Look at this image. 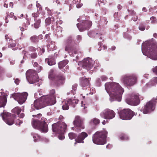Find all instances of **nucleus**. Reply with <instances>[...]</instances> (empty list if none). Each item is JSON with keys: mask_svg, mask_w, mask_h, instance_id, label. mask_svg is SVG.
<instances>
[{"mask_svg": "<svg viewBox=\"0 0 157 157\" xmlns=\"http://www.w3.org/2000/svg\"><path fill=\"white\" fill-rule=\"evenodd\" d=\"M105 89L109 95L110 100L112 101L115 100L120 101L124 90L117 83L111 82L106 83Z\"/></svg>", "mask_w": 157, "mask_h": 157, "instance_id": "f257e3e1", "label": "nucleus"}, {"mask_svg": "<svg viewBox=\"0 0 157 157\" xmlns=\"http://www.w3.org/2000/svg\"><path fill=\"white\" fill-rule=\"evenodd\" d=\"M148 41H146L142 45V51L144 55L145 52L148 53V57L153 60H157V43H154L152 45Z\"/></svg>", "mask_w": 157, "mask_h": 157, "instance_id": "f03ea898", "label": "nucleus"}, {"mask_svg": "<svg viewBox=\"0 0 157 157\" xmlns=\"http://www.w3.org/2000/svg\"><path fill=\"white\" fill-rule=\"evenodd\" d=\"M107 132L105 130L97 132L93 136V141L95 144L103 145L106 143Z\"/></svg>", "mask_w": 157, "mask_h": 157, "instance_id": "7ed1b4c3", "label": "nucleus"}, {"mask_svg": "<svg viewBox=\"0 0 157 157\" xmlns=\"http://www.w3.org/2000/svg\"><path fill=\"white\" fill-rule=\"evenodd\" d=\"M26 78L30 83H33L39 81V78L36 71L29 70L26 73Z\"/></svg>", "mask_w": 157, "mask_h": 157, "instance_id": "20e7f679", "label": "nucleus"}, {"mask_svg": "<svg viewBox=\"0 0 157 157\" xmlns=\"http://www.w3.org/2000/svg\"><path fill=\"white\" fill-rule=\"evenodd\" d=\"M134 115V113L130 109H124L120 111L119 116L120 118L124 120L131 119Z\"/></svg>", "mask_w": 157, "mask_h": 157, "instance_id": "39448f33", "label": "nucleus"}, {"mask_svg": "<svg viewBox=\"0 0 157 157\" xmlns=\"http://www.w3.org/2000/svg\"><path fill=\"white\" fill-rule=\"evenodd\" d=\"M143 98L138 94H133L131 98L126 99L127 103L130 105H137L139 104L140 100H142Z\"/></svg>", "mask_w": 157, "mask_h": 157, "instance_id": "423d86ee", "label": "nucleus"}, {"mask_svg": "<svg viewBox=\"0 0 157 157\" xmlns=\"http://www.w3.org/2000/svg\"><path fill=\"white\" fill-rule=\"evenodd\" d=\"M27 96V93L24 92L22 93H17L13 94L12 97L17 101L19 104H21L25 101Z\"/></svg>", "mask_w": 157, "mask_h": 157, "instance_id": "0eeeda50", "label": "nucleus"}, {"mask_svg": "<svg viewBox=\"0 0 157 157\" xmlns=\"http://www.w3.org/2000/svg\"><path fill=\"white\" fill-rule=\"evenodd\" d=\"M41 99H42L44 106L47 105H53L56 103L55 98L53 95L43 96L40 97Z\"/></svg>", "mask_w": 157, "mask_h": 157, "instance_id": "6e6552de", "label": "nucleus"}, {"mask_svg": "<svg viewBox=\"0 0 157 157\" xmlns=\"http://www.w3.org/2000/svg\"><path fill=\"white\" fill-rule=\"evenodd\" d=\"M1 115L2 116L4 121L7 124L11 125L13 123L14 120L12 118L16 116L15 115L12 114L7 112H5L3 114L1 113Z\"/></svg>", "mask_w": 157, "mask_h": 157, "instance_id": "1a4fd4ad", "label": "nucleus"}, {"mask_svg": "<svg viewBox=\"0 0 157 157\" xmlns=\"http://www.w3.org/2000/svg\"><path fill=\"white\" fill-rule=\"evenodd\" d=\"M115 113L112 110L106 109L104 110L100 113L101 117L107 119H111L115 116Z\"/></svg>", "mask_w": 157, "mask_h": 157, "instance_id": "9d476101", "label": "nucleus"}, {"mask_svg": "<svg viewBox=\"0 0 157 157\" xmlns=\"http://www.w3.org/2000/svg\"><path fill=\"white\" fill-rule=\"evenodd\" d=\"M93 63L94 62L92 60L91 58H87L83 60L82 61L79 62L78 64L88 70L94 66Z\"/></svg>", "mask_w": 157, "mask_h": 157, "instance_id": "9b49d317", "label": "nucleus"}, {"mask_svg": "<svg viewBox=\"0 0 157 157\" xmlns=\"http://www.w3.org/2000/svg\"><path fill=\"white\" fill-rule=\"evenodd\" d=\"M136 78L134 75L126 76L123 80L124 83L128 86L133 85L136 83Z\"/></svg>", "mask_w": 157, "mask_h": 157, "instance_id": "f8f14e48", "label": "nucleus"}, {"mask_svg": "<svg viewBox=\"0 0 157 157\" xmlns=\"http://www.w3.org/2000/svg\"><path fill=\"white\" fill-rule=\"evenodd\" d=\"M155 108V103L152 101H151L146 104L141 111H143L144 113L146 114L153 110Z\"/></svg>", "mask_w": 157, "mask_h": 157, "instance_id": "ddd939ff", "label": "nucleus"}, {"mask_svg": "<svg viewBox=\"0 0 157 157\" xmlns=\"http://www.w3.org/2000/svg\"><path fill=\"white\" fill-rule=\"evenodd\" d=\"M92 25V22L90 21H84L81 24H77V26L80 31H83L88 29Z\"/></svg>", "mask_w": 157, "mask_h": 157, "instance_id": "4468645a", "label": "nucleus"}, {"mask_svg": "<svg viewBox=\"0 0 157 157\" xmlns=\"http://www.w3.org/2000/svg\"><path fill=\"white\" fill-rule=\"evenodd\" d=\"M43 101L42 99H40V98L39 99L35 100L34 102L33 105H31V107H33L34 106V108H33V109H34L35 108L37 109H39L44 107V104Z\"/></svg>", "mask_w": 157, "mask_h": 157, "instance_id": "2eb2a0df", "label": "nucleus"}, {"mask_svg": "<svg viewBox=\"0 0 157 157\" xmlns=\"http://www.w3.org/2000/svg\"><path fill=\"white\" fill-rule=\"evenodd\" d=\"M75 100L72 101L71 99L65 100L62 101V108L63 110H67L69 108V105L74 103Z\"/></svg>", "mask_w": 157, "mask_h": 157, "instance_id": "dca6fc26", "label": "nucleus"}, {"mask_svg": "<svg viewBox=\"0 0 157 157\" xmlns=\"http://www.w3.org/2000/svg\"><path fill=\"white\" fill-rule=\"evenodd\" d=\"M53 132L55 133V134H59L58 136L59 139L60 140H63L65 137L63 135L64 131L61 130L60 128H52Z\"/></svg>", "mask_w": 157, "mask_h": 157, "instance_id": "f3484780", "label": "nucleus"}, {"mask_svg": "<svg viewBox=\"0 0 157 157\" xmlns=\"http://www.w3.org/2000/svg\"><path fill=\"white\" fill-rule=\"evenodd\" d=\"M32 125L34 128H36L40 126L42 127V128H46L47 124L45 122L40 123L39 121L37 120H33L32 122Z\"/></svg>", "mask_w": 157, "mask_h": 157, "instance_id": "a211bd4d", "label": "nucleus"}, {"mask_svg": "<svg viewBox=\"0 0 157 157\" xmlns=\"http://www.w3.org/2000/svg\"><path fill=\"white\" fill-rule=\"evenodd\" d=\"M74 125L77 127H81L82 126L83 123L81 119L79 116H76L73 122Z\"/></svg>", "mask_w": 157, "mask_h": 157, "instance_id": "6ab92c4d", "label": "nucleus"}, {"mask_svg": "<svg viewBox=\"0 0 157 157\" xmlns=\"http://www.w3.org/2000/svg\"><path fill=\"white\" fill-rule=\"evenodd\" d=\"M88 135L86 133L84 132H82L80 135L78 136L76 142L78 143H83V140Z\"/></svg>", "mask_w": 157, "mask_h": 157, "instance_id": "aec40b11", "label": "nucleus"}, {"mask_svg": "<svg viewBox=\"0 0 157 157\" xmlns=\"http://www.w3.org/2000/svg\"><path fill=\"white\" fill-rule=\"evenodd\" d=\"M6 102V98L5 96L0 97V107L4 106Z\"/></svg>", "mask_w": 157, "mask_h": 157, "instance_id": "412c9836", "label": "nucleus"}, {"mask_svg": "<svg viewBox=\"0 0 157 157\" xmlns=\"http://www.w3.org/2000/svg\"><path fill=\"white\" fill-rule=\"evenodd\" d=\"M100 122L99 119L94 118L92 119L90 121V124L92 125H96L98 124Z\"/></svg>", "mask_w": 157, "mask_h": 157, "instance_id": "4be33fe9", "label": "nucleus"}, {"mask_svg": "<svg viewBox=\"0 0 157 157\" xmlns=\"http://www.w3.org/2000/svg\"><path fill=\"white\" fill-rule=\"evenodd\" d=\"M68 63V61L67 60H64L61 62H60L58 64L59 67L61 69L64 67Z\"/></svg>", "mask_w": 157, "mask_h": 157, "instance_id": "5701e85b", "label": "nucleus"}, {"mask_svg": "<svg viewBox=\"0 0 157 157\" xmlns=\"http://www.w3.org/2000/svg\"><path fill=\"white\" fill-rule=\"evenodd\" d=\"M70 43L71 42H68L67 41L65 48V51L69 53H70L71 50V46Z\"/></svg>", "mask_w": 157, "mask_h": 157, "instance_id": "b1692460", "label": "nucleus"}, {"mask_svg": "<svg viewBox=\"0 0 157 157\" xmlns=\"http://www.w3.org/2000/svg\"><path fill=\"white\" fill-rule=\"evenodd\" d=\"M81 84L82 87L88 86L89 84V80L87 78L82 79L81 81Z\"/></svg>", "mask_w": 157, "mask_h": 157, "instance_id": "393cba45", "label": "nucleus"}, {"mask_svg": "<svg viewBox=\"0 0 157 157\" xmlns=\"http://www.w3.org/2000/svg\"><path fill=\"white\" fill-rule=\"evenodd\" d=\"M35 23L34 24V26L35 28L37 29L40 26L41 21L40 19H37L36 18L35 19Z\"/></svg>", "mask_w": 157, "mask_h": 157, "instance_id": "a878e982", "label": "nucleus"}, {"mask_svg": "<svg viewBox=\"0 0 157 157\" xmlns=\"http://www.w3.org/2000/svg\"><path fill=\"white\" fill-rule=\"evenodd\" d=\"M48 60V63L49 65H52L55 64V62L54 59L53 58H48L46 59L45 60L46 61Z\"/></svg>", "mask_w": 157, "mask_h": 157, "instance_id": "bb28decb", "label": "nucleus"}, {"mask_svg": "<svg viewBox=\"0 0 157 157\" xmlns=\"http://www.w3.org/2000/svg\"><path fill=\"white\" fill-rule=\"evenodd\" d=\"M12 112L13 113H17L19 115L21 112V109L19 107H16L12 110Z\"/></svg>", "mask_w": 157, "mask_h": 157, "instance_id": "cd10ccee", "label": "nucleus"}, {"mask_svg": "<svg viewBox=\"0 0 157 157\" xmlns=\"http://www.w3.org/2000/svg\"><path fill=\"white\" fill-rule=\"evenodd\" d=\"M69 138L71 140H72L75 138L77 136V135L73 132L69 133L68 134Z\"/></svg>", "mask_w": 157, "mask_h": 157, "instance_id": "c85d7f7f", "label": "nucleus"}, {"mask_svg": "<svg viewBox=\"0 0 157 157\" xmlns=\"http://www.w3.org/2000/svg\"><path fill=\"white\" fill-rule=\"evenodd\" d=\"M58 82H59V84H62L63 83V81L64 80V78L62 76H60L58 77Z\"/></svg>", "mask_w": 157, "mask_h": 157, "instance_id": "c756f323", "label": "nucleus"}, {"mask_svg": "<svg viewBox=\"0 0 157 157\" xmlns=\"http://www.w3.org/2000/svg\"><path fill=\"white\" fill-rule=\"evenodd\" d=\"M54 70L53 69H51L49 73L48 77L50 79H52L53 77V73Z\"/></svg>", "mask_w": 157, "mask_h": 157, "instance_id": "7c9ffc66", "label": "nucleus"}, {"mask_svg": "<svg viewBox=\"0 0 157 157\" xmlns=\"http://www.w3.org/2000/svg\"><path fill=\"white\" fill-rule=\"evenodd\" d=\"M40 11H39L38 10H37V11L36 12L33 13L32 14V16L33 17L35 18L38 17L39 15Z\"/></svg>", "mask_w": 157, "mask_h": 157, "instance_id": "2f4dec72", "label": "nucleus"}, {"mask_svg": "<svg viewBox=\"0 0 157 157\" xmlns=\"http://www.w3.org/2000/svg\"><path fill=\"white\" fill-rule=\"evenodd\" d=\"M31 40L33 42H36L38 41V38L37 36H34L31 37Z\"/></svg>", "mask_w": 157, "mask_h": 157, "instance_id": "473e14b6", "label": "nucleus"}, {"mask_svg": "<svg viewBox=\"0 0 157 157\" xmlns=\"http://www.w3.org/2000/svg\"><path fill=\"white\" fill-rule=\"evenodd\" d=\"M34 141L35 142H36L39 141L40 139L39 136L37 134H35L33 136Z\"/></svg>", "mask_w": 157, "mask_h": 157, "instance_id": "72a5a7b5", "label": "nucleus"}, {"mask_svg": "<svg viewBox=\"0 0 157 157\" xmlns=\"http://www.w3.org/2000/svg\"><path fill=\"white\" fill-rule=\"evenodd\" d=\"M42 132L46 133L48 131V128H38Z\"/></svg>", "mask_w": 157, "mask_h": 157, "instance_id": "f704fd0d", "label": "nucleus"}, {"mask_svg": "<svg viewBox=\"0 0 157 157\" xmlns=\"http://www.w3.org/2000/svg\"><path fill=\"white\" fill-rule=\"evenodd\" d=\"M36 6L37 8H39V9H38V10L39 11H41L42 10V8L41 7V5H40V4L38 3V2H36Z\"/></svg>", "mask_w": 157, "mask_h": 157, "instance_id": "c9c22d12", "label": "nucleus"}, {"mask_svg": "<svg viewBox=\"0 0 157 157\" xmlns=\"http://www.w3.org/2000/svg\"><path fill=\"white\" fill-rule=\"evenodd\" d=\"M48 48L50 50H53L54 48V46L52 44H49L48 45Z\"/></svg>", "mask_w": 157, "mask_h": 157, "instance_id": "e433bc0d", "label": "nucleus"}, {"mask_svg": "<svg viewBox=\"0 0 157 157\" xmlns=\"http://www.w3.org/2000/svg\"><path fill=\"white\" fill-rule=\"evenodd\" d=\"M151 20V23H156L157 21L156 20V18L155 17H152L150 18Z\"/></svg>", "mask_w": 157, "mask_h": 157, "instance_id": "4c0bfd02", "label": "nucleus"}, {"mask_svg": "<svg viewBox=\"0 0 157 157\" xmlns=\"http://www.w3.org/2000/svg\"><path fill=\"white\" fill-rule=\"evenodd\" d=\"M31 56L32 58H35L37 56V54L35 53H32L31 54Z\"/></svg>", "mask_w": 157, "mask_h": 157, "instance_id": "58836bf2", "label": "nucleus"}, {"mask_svg": "<svg viewBox=\"0 0 157 157\" xmlns=\"http://www.w3.org/2000/svg\"><path fill=\"white\" fill-rule=\"evenodd\" d=\"M139 29L141 31H144L145 29V26L142 25H140L139 27Z\"/></svg>", "mask_w": 157, "mask_h": 157, "instance_id": "ea45409f", "label": "nucleus"}, {"mask_svg": "<svg viewBox=\"0 0 157 157\" xmlns=\"http://www.w3.org/2000/svg\"><path fill=\"white\" fill-rule=\"evenodd\" d=\"M50 18H47L45 20V22L46 23V24L47 25H49L50 23Z\"/></svg>", "mask_w": 157, "mask_h": 157, "instance_id": "a19ab883", "label": "nucleus"}, {"mask_svg": "<svg viewBox=\"0 0 157 157\" xmlns=\"http://www.w3.org/2000/svg\"><path fill=\"white\" fill-rule=\"evenodd\" d=\"M120 139L122 140H127L128 139V137L124 135L123 136H121L120 137Z\"/></svg>", "mask_w": 157, "mask_h": 157, "instance_id": "79ce46f5", "label": "nucleus"}, {"mask_svg": "<svg viewBox=\"0 0 157 157\" xmlns=\"http://www.w3.org/2000/svg\"><path fill=\"white\" fill-rule=\"evenodd\" d=\"M67 125L64 122L61 123L60 128H67Z\"/></svg>", "mask_w": 157, "mask_h": 157, "instance_id": "37998d69", "label": "nucleus"}, {"mask_svg": "<svg viewBox=\"0 0 157 157\" xmlns=\"http://www.w3.org/2000/svg\"><path fill=\"white\" fill-rule=\"evenodd\" d=\"M83 101H82L81 102V107H82V109H85V108H86V106H85V105L84 104H83Z\"/></svg>", "mask_w": 157, "mask_h": 157, "instance_id": "c03bdc74", "label": "nucleus"}, {"mask_svg": "<svg viewBox=\"0 0 157 157\" xmlns=\"http://www.w3.org/2000/svg\"><path fill=\"white\" fill-rule=\"evenodd\" d=\"M153 80L154 81V82L153 83V85L155 84L157 82V78L156 77H155L153 78Z\"/></svg>", "mask_w": 157, "mask_h": 157, "instance_id": "a18cd8bd", "label": "nucleus"}, {"mask_svg": "<svg viewBox=\"0 0 157 157\" xmlns=\"http://www.w3.org/2000/svg\"><path fill=\"white\" fill-rule=\"evenodd\" d=\"M96 34V35L97 34V33H96L95 32H92V33H91L90 36L95 37V35Z\"/></svg>", "mask_w": 157, "mask_h": 157, "instance_id": "49530a36", "label": "nucleus"}, {"mask_svg": "<svg viewBox=\"0 0 157 157\" xmlns=\"http://www.w3.org/2000/svg\"><path fill=\"white\" fill-rule=\"evenodd\" d=\"M77 87V85L76 84H74L72 86V89L74 90H76Z\"/></svg>", "mask_w": 157, "mask_h": 157, "instance_id": "de8ad7c7", "label": "nucleus"}, {"mask_svg": "<svg viewBox=\"0 0 157 157\" xmlns=\"http://www.w3.org/2000/svg\"><path fill=\"white\" fill-rule=\"evenodd\" d=\"M153 71L154 72L157 74V66L153 69Z\"/></svg>", "mask_w": 157, "mask_h": 157, "instance_id": "09e8293b", "label": "nucleus"}, {"mask_svg": "<svg viewBox=\"0 0 157 157\" xmlns=\"http://www.w3.org/2000/svg\"><path fill=\"white\" fill-rule=\"evenodd\" d=\"M15 46V44L14 43L10 44L9 45V47L10 48H13Z\"/></svg>", "mask_w": 157, "mask_h": 157, "instance_id": "8fccbe9b", "label": "nucleus"}, {"mask_svg": "<svg viewBox=\"0 0 157 157\" xmlns=\"http://www.w3.org/2000/svg\"><path fill=\"white\" fill-rule=\"evenodd\" d=\"M18 117H20V118H23L24 116V114L23 113H21L20 114H19Z\"/></svg>", "mask_w": 157, "mask_h": 157, "instance_id": "3c124183", "label": "nucleus"}, {"mask_svg": "<svg viewBox=\"0 0 157 157\" xmlns=\"http://www.w3.org/2000/svg\"><path fill=\"white\" fill-rule=\"evenodd\" d=\"M20 80L17 78H16L15 80V83L17 84H18Z\"/></svg>", "mask_w": 157, "mask_h": 157, "instance_id": "603ef678", "label": "nucleus"}, {"mask_svg": "<svg viewBox=\"0 0 157 157\" xmlns=\"http://www.w3.org/2000/svg\"><path fill=\"white\" fill-rule=\"evenodd\" d=\"M107 79V78L105 76H103L101 77V79L102 81L105 80Z\"/></svg>", "mask_w": 157, "mask_h": 157, "instance_id": "864d4df0", "label": "nucleus"}, {"mask_svg": "<svg viewBox=\"0 0 157 157\" xmlns=\"http://www.w3.org/2000/svg\"><path fill=\"white\" fill-rule=\"evenodd\" d=\"M41 114H39L37 115H33V117H41Z\"/></svg>", "mask_w": 157, "mask_h": 157, "instance_id": "5fc2aeb1", "label": "nucleus"}, {"mask_svg": "<svg viewBox=\"0 0 157 157\" xmlns=\"http://www.w3.org/2000/svg\"><path fill=\"white\" fill-rule=\"evenodd\" d=\"M134 17H133L132 18V19L134 21H137V16H134Z\"/></svg>", "mask_w": 157, "mask_h": 157, "instance_id": "6e6d98bb", "label": "nucleus"}, {"mask_svg": "<svg viewBox=\"0 0 157 157\" xmlns=\"http://www.w3.org/2000/svg\"><path fill=\"white\" fill-rule=\"evenodd\" d=\"M82 6V4H78L76 6L77 8H79L81 7Z\"/></svg>", "mask_w": 157, "mask_h": 157, "instance_id": "4d7b16f0", "label": "nucleus"}, {"mask_svg": "<svg viewBox=\"0 0 157 157\" xmlns=\"http://www.w3.org/2000/svg\"><path fill=\"white\" fill-rule=\"evenodd\" d=\"M129 13H130V14H132V15H135V12L133 10H130L129 11Z\"/></svg>", "mask_w": 157, "mask_h": 157, "instance_id": "13d9d810", "label": "nucleus"}, {"mask_svg": "<svg viewBox=\"0 0 157 157\" xmlns=\"http://www.w3.org/2000/svg\"><path fill=\"white\" fill-rule=\"evenodd\" d=\"M44 49H42L41 50V52H40L39 53V55H40L42 54V53H44Z\"/></svg>", "mask_w": 157, "mask_h": 157, "instance_id": "bf43d9fd", "label": "nucleus"}, {"mask_svg": "<svg viewBox=\"0 0 157 157\" xmlns=\"http://www.w3.org/2000/svg\"><path fill=\"white\" fill-rule=\"evenodd\" d=\"M73 52L74 54H76L77 53H78H78H79L80 54V52H77V51L75 50L74 51H73Z\"/></svg>", "mask_w": 157, "mask_h": 157, "instance_id": "052dcab7", "label": "nucleus"}, {"mask_svg": "<svg viewBox=\"0 0 157 157\" xmlns=\"http://www.w3.org/2000/svg\"><path fill=\"white\" fill-rule=\"evenodd\" d=\"M111 147H112V146L111 145L109 144L107 145L106 147H107V148H111Z\"/></svg>", "mask_w": 157, "mask_h": 157, "instance_id": "680f3d73", "label": "nucleus"}, {"mask_svg": "<svg viewBox=\"0 0 157 157\" xmlns=\"http://www.w3.org/2000/svg\"><path fill=\"white\" fill-rule=\"evenodd\" d=\"M46 10H47L48 11V12L49 13V12H51V11L50 10H49V9L47 7H46Z\"/></svg>", "mask_w": 157, "mask_h": 157, "instance_id": "e2e57ef3", "label": "nucleus"}, {"mask_svg": "<svg viewBox=\"0 0 157 157\" xmlns=\"http://www.w3.org/2000/svg\"><path fill=\"white\" fill-rule=\"evenodd\" d=\"M13 3L12 2H10V6L12 8L13 6Z\"/></svg>", "mask_w": 157, "mask_h": 157, "instance_id": "0e129e2a", "label": "nucleus"}, {"mask_svg": "<svg viewBox=\"0 0 157 157\" xmlns=\"http://www.w3.org/2000/svg\"><path fill=\"white\" fill-rule=\"evenodd\" d=\"M107 120H106V121L104 120V121H103L102 122V124H103L104 125V124H106V122H107Z\"/></svg>", "mask_w": 157, "mask_h": 157, "instance_id": "69168bd1", "label": "nucleus"}, {"mask_svg": "<svg viewBox=\"0 0 157 157\" xmlns=\"http://www.w3.org/2000/svg\"><path fill=\"white\" fill-rule=\"evenodd\" d=\"M77 38H78V39L79 40H81V36H79V35H78V36H77Z\"/></svg>", "mask_w": 157, "mask_h": 157, "instance_id": "338daca9", "label": "nucleus"}, {"mask_svg": "<svg viewBox=\"0 0 157 157\" xmlns=\"http://www.w3.org/2000/svg\"><path fill=\"white\" fill-rule=\"evenodd\" d=\"M121 6L120 5H118L117 6V8L118 9H121Z\"/></svg>", "mask_w": 157, "mask_h": 157, "instance_id": "774afa93", "label": "nucleus"}]
</instances>
